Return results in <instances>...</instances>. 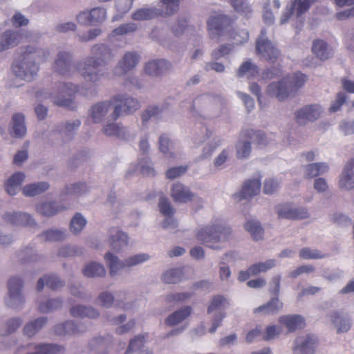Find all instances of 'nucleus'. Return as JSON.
Here are the masks:
<instances>
[{
  "mask_svg": "<svg viewBox=\"0 0 354 354\" xmlns=\"http://www.w3.org/2000/svg\"><path fill=\"white\" fill-rule=\"evenodd\" d=\"M140 59V56L136 53L128 52L127 53L122 59L119 62L115 73L118 75H122L129 71H131L138 64Z\"/></svg>",
  "mask_w": 354,
  "mask_h": 354,
  "instance_id": "f3484780",
  "label": "nucleus"
},
{
  "mask_svg": "<svg viewBox=\"0 0 354 354\" xmlns=\"http://www.w3.org/2000/svg\"><path fill=\"white\" fill-rule=\"evenodd\" d=\"M279 322L288 329V333H292L296 330L301 329L305 326L304 319L299 315L281 316L279 318Z\"/></svg>",
  "mask_w": 354,
  "mask_h": 354,
  "instance_id": "a211bd4d",
  "label": "nucleus"
},
{
  "mask_svg": "<svg viewBox=\"0 0 354 354\" xmlns=\"http://www.w3.org/2000/svg\"><path fill=\"white\" fill-rule=\"evenodd\" d=\"M231 234V230L222 223H214L201 228L196 234L197 239L212 249H220L216 243L227 241Z\"/></svg>",
  "mask_w": 354,
  "mask_h": 354,
  "instance_id": "20e7f679",
  "label": "nucleus"
},
{
  "mask_svg": "<svg viewBox=\"0 0 354 354\" xmlns=\"http://www.w3.org/2000/svg\"><path fill=\"white\" fill-rule=\"evenodd\" d=\"M86 223V221L81 214L77 213L71 219L70 223L71 231L73 234H77L82 231Z\"/></svg>",
  "mask_w": 354,
  "mask_h": 354,
  "instance_id": "09e8293b",
  "label": "nucleus"
},
{
  "mask_svg": "<svg viewBox=\"0 0 354 354\" xmlns=\"http://www.w3.org/2000/svg\"><path fill=\"white\" fill-rule=\"evenodd\" d=\"M63 207L57 206L54 202L42 203L37 205V211L41 215L46 216H52L62 211Z\"/></svg>",
  "mask_w": 354,
  "mask_h": 354,
  "instance_id": "4c0bfd02",
  "label": "nucleus"
},
{
  "mask_svg": "<svg viewBox=\"0 0 354 354\" xmlns=\"http://www.w3.org/2000/svg\"><path fill=\"white\" fill-rule=\"evenodd\" d=\"M95 57L87 59L83 64H80L78 70L86 82H95L100 79L99 67L109 59L112 54L109 47L104 44L95 45L92 48Z\"/></svg>",
  "mask_w": 354,
  "mask_h": 354,
  "instance_id": "f03ea898",
  "label": "nucleus"
},
{
  "mask_svg": "<svg viewBox=\"0 0 354 354\" xmlns=\"http://www.w3.org/2000/svg\"><path fill=\"white\" fill-rule=\"evenodd\" d=\"M106 10L102 8H95L89 12H81L77 16L78 23L86 25H92L102 22L106 19Z\"/></svg>",
  "mask_w": 354,
  "mask_h": 354,
  "instance_id": "4468645a",
  "label": "nucleus"
},
{
  "mask_svg": "<svg viewBox=\"0 0 354 354\" xmlns=\"http://www.w3.org/2000/svg\"><path fill=\"white\" fill-rule=\"evenodd\" d=\"M82 331L83 330L79 328L78 326L72 321L57 324L55 327V333L58 335H73Z\"/></svg>",
  "mask_w": 354,
  "mask_h": 354,
  "instance_id": "2f4dec72",
  "label": "nucleus"
},
{
  "mask_svg": "<svg viewBox=\"0 0 354 354\" xmlns=\"http://www.w3.org/2000/svg\"><path fill=\"white\" fill-rule=\"evenodd\" d=\"M307 78L301 73H295L292 75L284 77L277 82L270 84L267 88V93L274 97L279 101L286 100L290 95L302 87Z\"/></svg>",
  "mask_w": 354,
  "mask_h": 354,
  "instance_id": "7ed1b4c3",
  "label": "nucleus"
},
{
  "mask_svg": "<svg viewBox=\"0 0 354 354\" xmlns=\"http://www.w3.org/2000/svg\"><path fill=\"white\" fill-rule=\"evenodd\" d=\"M87 191V187L85 183H75L66 188V193L72 195H81Z\"/></svg>",
  "mask_w": 354,
  "mask_h": 354,
  "instance_id": "052dcab7",
  "label": "nucleus"
},
{
  "mask_svg": "<svg viewBox=\"0 0 354 354\" xmlns=\"http://www.w3.org/2000/svg\"><path fill=\"white\" fill-rule=\"evenodd\" d=\"M233 19L225 15L218 14L212 16L207 21L209 35L212 39L219 37L223 30L231 26Z\"/></svg>",
  "mask_w": 354,
  "mask_h": 354,
  "instance_id": "6e6552de",
  "label": "nucleus"
},
{
  "mask_svg": "<svg viewBox=\"0 0 354 354\" xmlns=\"http://www.w3.org/2000/svg\"><path fill=\"white\" fill-rule=\"evenodd\" d=\"M35 349V352L27 354H62L64 351L63 347L53 344L38 345Z\"/></svg>",
  "mask_w": 354,
  "mask_h": 354,
  "instance_id": "37998d69",
  "label": "nucleus"
},
{
  "mask_svg": "<svg viewBox=\"0 0 354 354\" xmlns=\"http://www.w3.org/2000/svg\"><path fill=\"white\" fill-rule=\"evenodd\" d=\"M47 319L41 317L35 319L29 324H27L24 329V334L28 337L33 336L39 329H41L46 323Z\"/></svg>",
  "mask_w": 354,
  "mask_h": 354,
  "instance_id": "a18cd8bd",
  "label": "nucleus"
},
{
  "mask_svg": "<svg viewBox=\"0 0 354 354\" xmlns=\"http://www.w3.org/2000/svg\"><path fill=\"white\" fill-rule=\"evenodd\" d=\"M158 207H159V209H160V212L165 216L170 217L175 212V210L172 207V206L171 205V203L165 197H161L160 198L159 203H158Z\"/></svg>",
  "mask_w": 354,
  "mask_h": 354,
  "instance_id": "6e6d98bb",
  "label": "nucleus"
},
{
  "mask_svg": "<svg viewBox=\"0 0 354 354\" xmlns=\"http://www.w3.org/2000/svg\"><path fill=\"white\" fill-rule=\"evenodd\" d=\"M317 1V0H291L290 8L281 16V24L286 23L294 13L297 17H301Z\"/></svg>",
  "mask_w": 354,
  "mask_h": 354,
  "instance_id": "1a4fd4ad",
  "label": "nucleus"
},
{
  "mask_svg": "<svg viewBox=\"0 0 354 354\" xmlns=\"http://www.w3.org/2000/svg\"><path fill=\"white\" fill-rule=\"evenodd\" d=\"M260 190L261 179H249L244 183L241 192L233 195V198L235 201L239 202L259 194Z\"/></svg>",
  "mask_w": 354,
  "mask_h": 354,
  "instance_id": "ddd939ff",
  "label": "nucleus"
},
{
  "mask_svg": "<svg viewBox=\"0 0 354 354\" xmlns=\"http://www.w3.org/2000/svg\"><path fill=\"white\" fill-rule=\"evenodd\" d=\"M12 68L16 76L26 81H30L39 71L35 62L14 64Z\"/></svg>",
  "mask_w": 354,
  "mask_h": 354,
  "instance_id": "dca6fc26",
  "label": "nucleus"
},
{
  "mask_svg": "<svg viewBox=\"0 0 354 354\" xmlns=\"http://www.w3.org/2000/svg\"><path fill=\"white\" fill-rule=\"evenodd\" d=\"M282 332V328L277 325H270L266 328L262 338L265 341H270L277 337Z\"/></svg>",
  "mask_w": 354,
  "mask_h": 354,
  "instance_id": "3c124183",
  "label": "nucleus"
},
{
  "mask_svg": "<svg viewBox=\"0 0 354 354\" xmlns=\"http://www.w3.org/2000/svg\"><path fill=\"white\" fill-rule=\"evenodd\" d=\"M137 30V25L135 23L124 24L112 31L113 36L124 35L135 32Z\"/></svg>",
  "mask_w": 354,
  "mask_h": 354,
  "instance_id": "603ef678",
  "label": "nucleus"
},
{
  "mask_svg": "<svg viewBox=\"0 0 354 354\" xmlns=\"http://www.w3.org/2000/svg\"><path fill=\"white\" fill-rule=\"evenodd\" d=\"M315 270V268L311 265H304L298 267L295 270L289 273V277L296 278L303 273H310Z\"/></svg>",
  "mask_w": 354,
  "mask_h": 354,
  "instance_id": "0e129e2a",
  "label": "nucleus"
},
{
  "mask_svg": "<svg viewBox=\"0 0 354 354\" xmlns=\"http://www.w3.org/2000/svg\"><path fill=\"white\" fill-rule=\"evenodd\" d=\"M276 265V262L274 259H269L266 262H259L250 266V271L252 274L257 275L260 272H265L267 270L272 268Z\"/></svg>",
  "mask_w": 354,
  "mask_h": 354,
  "instance_id": "49530a36",
  "label": "nucleus"
},
{
  "mask_svg": "<svg viewBox=\"0 0 354 354\" xmlns=\"http://www.w3.org/2000/svg\"><path fill=\"white\" fill-rule=\"evenodd\" d=\"M24 179L25 174L22 172H16L12 174L5 185L7 193L11 196L15 195Z\"/></svg>",
  "mask_w": 354,
  "mask_h": 354,
  "instance_id": "a878e982",
  "label": "nucleus"
},
{
  "mask_svg": "<svg viewBox=\"0 0 354 354\" xmlns=\"http://www.w3.org/2000/svg\"><path fill=\"white\" fill-rule=\"evenodd\" d=\"M4 221L10 224L18 225H30L35 224L34 221L31 216L25 213H6L3 215Z\"/></svg>",
  "mask_w": 354,
  "mask_h": 354,
  "instance_id": "4be33fe9",
  "label": "nucleus"
},
{
  "mask_svg": "<svg viewBox=\"0 0 354 354\" xmlns=\"http://www.w3.org/2000/svg\"><path fill=\"white\" fill-rule=\"evenodd\" d=\"M183 274L181 268L171 269L162 274V280L165 283H177L181 281Z\"/></svg>",
  "mask_w": 354,
  "mask_h": 354,
  "instance_id": "c03bdc74",
  "label": "nucleus"
},
{
  "mask_svg": "<svg viewBox=\"0 0 354 354\" xmlns=\"http://www.w3.org/2000/svg\"><path fill=\"white\" fill-rule=\"evenodd\" d=\"M346 100V95L339 92L337 94L335 100L333 102L331 106L329 109L330 112L334 113L339 111L341 106L345 103Z\"/></svg>",
  "mask_w": 354,
  "mask_h": 354,
  "instance_id": "e2e57ef3",
  "label": "nucleus"
},
{
  "mask_svg": "<svg viewBox=\"0 0 354 354\" xmlns=\"http://www.w3.org/2000/svg\"><path fill=\"white\" fill-rule=\"evenodd\" d=\"M171 68V64L165 59L150 61L145 65V73L151 76H158Z\"/></svg>",
  "mask_w": 354,
  "mask_h": 354,
  "instance_id": "aec40b11",
  "label": "nucleus"
},
{
  "mask_svg": "<svg viewBox=\"0 0 354 354\" xmlns=\"http://www.w3.org/2000/svg\"><path fill=\"white\" fill-rule=\"evenodd\" d=\"M354 158L350 160L345 165L339 179V185L341 189L350 190L354 189Z\"/></svg>",
  "mask_w": 354,
  "mask_h": 354,
  "instance_id": "6ab92c4d",
  "label": "nucleus"
},
{
  "mask_svg": "<svg viewBox=\"0 0 354 354\" xmlns=\"http://www.w3.org/2000/svg\"><path fill=\"white\" fill-rule=\"evenodd\" d=\"M225 303V299L223 296H214L207 308V313L210 314L215 310H221L224 306Z\"/></svg>",
  "mask_w": 354,
  "mask_h": 354,
  "instance_id": "bf43d9fd",
  "label": "nucleus"
},
{
  "mask_svg": "<svg viewBox=\"0 0 354 354\" xmlns=\"http://www.w3.org/2000/svg\"><path fill=\"white\" fill-rule=\"evenodd\" d=\"M322 112V109L318 104L307 105L296 111L295 120L299 124H305L317 120Z\"/></svg>",
  "mask_w": 354,
  "mask_h": 354,
  "instance_id": "9b49d317",
  "label": "nucleus"
},
{
  "mask_svg": "<svg viewBox=\"0 0 354 354\" xmlns=\"http://www.w3.org/2000/svg\"><path fill=\"white\" fill-rule=\"evenodd\" d=\"M259 73V67L250 60H247L239 66L236 75L239 77L246 75L248 78H253L257 77Z\"/></svg>",
  "mask_w": 354,
  "mask_h": 354,
  "instance_id": "c85d7f7f",
  "label": "nucleus"
},
{
  "mask_svg": "<svg viewBox=\"0 0 354 354\" xmlns=\"http://www.w3.org/2000/svg\"><path fill=\"white\" fill-rule=\"evenodd\" d=\"M171 196L176 203H187L192 200L194 194L185 185L178 183L173 185Z\"/></svg>",
  "mask_w": 354,
  "mask_h": 354,
  "instance_id": "412c9836",
  "label": "nucleus"
},
{
  "mask_svg": "<svg viewBox=\"0 0 354 354\" xmlns=\"http://www.w3.org/2000/svg\"><path fill=\"white\" fill-rule=\"evenodd\" d=\"M283 308V303L277 297L272 298L267 304L254 310V313H263L264 315L277 314Z\"/></svg>",
  "mask_w": 354,
  "mask_h": 354,
  "instance_id": "b1692460",
  "label": "nucleus"
},
{
  "mask_svg": "<svg viewBox=\"0 0 354 354\" xmlns=\"http://www.w3.org/2000/svg\"><path fill=\"white\" fill-rule=\"evenodd\" d=\"M243 138H248L250 141H239L236 145V156L238 158H247L251 151V142L259 146L267 145L265 135L260 131L248 130L241 133Z\"/></svg>",
  "mask_w": 354,
  "mask_h": 354,
  "instance_id": "39448f33",
  "label": "nucleus"
},
{
  "mask_svg": "<svg viewBox=\"0 0 354 354\" xmlns=\"http://www.w3.org/2000/svg\"><path fill=\"white\" fill-rule=\"evenodd\" d=\"M59 94L62 97L68 96V98H59L58 97L55 103L59 106L66 107L68 109H74L75 104L73 99L72 98L74 94L77 91V86L72 84L62 83L59 86Z\"/></svg>",
  "mask_w": 354,
  "mask_h": 354,
  "instance_id": "f8f14e48",
  "label": "nucleus"
},
{
  "mask_svg": "<svg viewBox=\"0 0 354 354\" xmlns=\"http://www.w3.org/2000/svg\"><path fill=\"white\" fill-rule=\"evenodd\" d=\"M330 319L337 328L338 333H345L350 330L351 324L348 318L343 316L339 312L334 311L330 315Z\"/></svg>",
  "mask_w": 354,
  "mask_h": 354,
  "instance_id": "393cba45",
  "label": "nucleus"
},
{
  "mask_svg": "<svg viewBox=\"0 0 354 354\" xmlns=\"http://www.w3.org/2000/svg\"><path fill=\"white\" fill-rule=\"evenodd\" d=\"M105 261L110 269V274L115 275L118 270L124 268L136 266L149 259L147 254H139L133 255L126 260L125 263L119 261L118 258L111 252H107L104 257Z\"/></svg>",
  "mask_w": 354,
  "mask_h": 354,
  "instance_id": "423d86ee",
  "label": "nucleus"
},
{
  "mask_svg": "<svg viewBox=\"0 0 354 354\" xmlns=\"http://www.w3.org/2000/svg\"><path fill=\"white\" fill-rule=\"evenodd\" d=\"M54 71L61 75H66L71 68V55L66 52H60L55 62Z\"/></svg>",
  "mask_w": 354,
  "mask_h": 354,
  "instance_id": "5701e85b",
  "label": "nucleus"
},
{
  "mask_svg": "<svg viewBox=\"0 0 354 354\" xmlns=\"http://www.w3.org/2000/svg\"><path fill=\"white\" fill-rule=\"evenodd\" d=\"M160 17L158 15V8H140L136 10L131 16L134 20L142 21Z\"/></svg>",
  "mask_w": 354,
  "mask_h": 354,
  "instance_id": "c9c22d12",
  "label": "nucleus"
},
{
  "mask_svg": "<svg viewBox=\"0 0 354 354\" xmlns=\"http://www.w3.org/2000/svg\"><path fill=\"white\" fill-rule=\"evenodd\" d=\"M328 170V166L326 163L317 162L310 164L306 167V176L308 178L316 177L323 174Z\"/></svg>",
  "mask_w": 354,
  "mask_h": 354,
  "instance_id": "79ce46f5",
  "label": "nucleus"
},
{
  "mask_svg": "<svg viewBox=\"0 0 354 354\" xmlns=\"http://www.w3.org/2000/svg\"><path fill=\"white\" fill-rule=\"evenodd\" d=\"M279 218L304 219L308 213L304 208H292L289 204L279 205L276 207Z\"/></svg>",
  "mask_w": 354,
  "mask_h": 354,
  "instance_id": "2eb2a0df",
  "label": "nucleus"
},
{
  "mask_svg": "<svg viewBox=\"0 0 354 354\" xmlns=\"http://www.w3.org/2000/svg\"><path fill=\"white\" fill-rule=\"evenodd\" d=\"M299 257L303 259H317L324 258L326 255L317 250L304 248L299 251Z\"/></svg>",
  "mask_w": 354,
  "mask_h": 354,
  "instance_id": "8fccbe9b",
  "label": "nucleus"
},
{
  "mask_svg": "<svg viewBox=\"0 0 354 354\" xmlns=\"http://www.w3.org/2000/svg\"><path fill=\"white\" fill-rule=\"evenodd\" d=\"M103 132L106 136H117L120 138H123L126 134L124 127L113 123L106 124L103 129Z\"/></svg>",
  "mask_w": 354,
  "mask_h": 354,
  "instance_id": "de8ad7c7",
  "label": "nucleus"
},
{
  "mask_svg": "<svg viewBox=\"0 0 354 354\" xmlns=\"http://www.w3.org/2000/svg\"><path fill=\"white\" fill-rule=\"evenodd\" d=\"M128 244L127 235L121 232L118 231L115 235H112L110 238V245L113 250L119 252L123 247Z\"/></svg>",
  "mask_w": 354,
  "mask_h": 354,
  "instance_id": "58836bf2",
  "label": "nucleus"
},
{
  "mask_svg": "<svg viewBox=\"0 0 354 354\" xmlns=\"http://www.w3.org/2000/svg\"><path fill=\"white\" fill-rule=\"evenodd\" d=\"M111 105H114V111L111 117V120H116L124 114H131L138 110L140 105L138 100L131 97H125L118 95L111 99L109 102H102L94 105L91 110V116L93 122H100L106 114Z\"/></svg>",
  "mask_w": 354,
  "mask_h": 354,
  "instance_id": "f257e3e1",
  "label": "nucleus"
},
{
  "mask_svg": "<svg viewBox=\"0 0 354 354\" xmlns=\"http://www.w3.org/2000/svg\"><path fill=\"white\" fill-rule=\"evenodd\" d=\"M187 169V167L183 166L171 167L166 171V177L168 179H174L184 174Z\"/></svg>",
  "mask_w": 354,
  "mask_h": 354,
  "instance_id": "680f3d73",
  "label": "nucleus"
},
{
  "mask_svg": "<svg viewBox=\"0 0 354 354\" xmlns=\"http://www.w3.org/2000/svg\"><path fill=\"white\" fill-rule=\"evenodd\" d=\"M317 344V339L313 335L299 336L295 339L293 354H313Z\"/></svg>",
  "mask_w": 354,
  "mask_h": 354,
  "instance_id": "9d476101",
  "label": "nucleus"
},
{
  "mask_svg": "<svg viewBox=\"0 0 354 354\" xmlns=\"http://www.w3.org/2000/svg\"><path fill=\"white\" fill-rule=\"evenodd\" d=\"M8 294L11 299H16L19 302H24V298L21 293L23 281L21 279L12 277L8 281Z\"/></svg>",
  "mask_w": 354,
  "mask_h": 354,
  "instance_id": "bb28decb",
  "label": "nucleus"
},
{
  "mask_svg": "<svg viewBox=\"0 0 354 354\" xmlns=\"http://www.w3.org/2000/svg\"><path fill=\"white\" fill-rule=\"evenodd\" d=\"M145 342V337L144 335H138L132 339L129 344L128 348L124 354H131L132 352L139 351L143 347Z\"/></svg>",
  "mask_w": 354,
  "mask_h": 354,
  "instance_id": "864d4df0",
  "label": "nucleus"
},
{
  "mask_svg": "<svg viewBox=\"0 0 354 354\" xmlns=\"http://www.w3.org/2000/svg\"><path fill=\"white\" fill-rule=\"evenodd\" d=\"M312 50L321 60H326L330 56L327 43L321 39H317L313 42Z\"/></svg>",
  "mask_w": 354,
  "mask_h": 354,
  "instance_id": "473e14b6",
  "label": "nucleus"
},
{
  "mask_svg": "<svg viewBox=\"0 0 354 354\" xmlns=\"http://www.w3.org/2000/svg\"><path fill=\"white\" fill-rule=\"evenodd\" d=\"M229 3L236 12L244 17H251L252 9L247 0H229Z\"/></svg>",
  "mask_w": 354,
  "mask_h": 354,
  "instance_id": "f704fd0d",
  "label": "nucleus"
},
{
  "mask_svg": "<svg viewBox=\"0 0 354 354\" xmlns=\"http://www.w3.org/2000/svg\"><path fill=\"white\" fill-rule=\"evenodd\" d=\"M282 73L281 67H272L263 71L262 77L264 79L271 80L279 77Z\"/></svg>",
  "mask_w": 354,
  "mask_h": 354,
  "instance_id": "774afa93",
  "label": "nucleus"
},
{
  "mask_svg": "<svg viewBox=\"0 0 354 354\" xmlns=\"http://www.w3.org/2000/svg\"><path fill=\"white\" fill-rule=\"evenodd\" d=\"M62 301L58 299H49L46 303L41 304L39 310L41 313H48L54 309H57L62 306Z\"/></svg>",
  "mask_w": 354,
  "mask_h": 354,
  "instance_id": "4d7b16f0",
  "label": "nucleus"
},
{
  "mask_svg": "<svg viewBox=\"0 0 354 354\" xmlns=\"http://www.w3.org/2000/svg\"><path fill=\"white\" fill-rule=\"evenodd\" d=\"M192 313V308L190 306H185L183 308L175 311L170 315L165 320V323L169 326H174L185 319L190 315Z\"/></svg>",
  "mask_w": 354,
  "mask_h": 354,
  "instance_id": "c756f323",
  "label": "nucleus"
},
{
  "mask_svg": "<svg viewBox=\"0 0 354 354\" xmlns=\"http://www.w3.org/2000/svg\"><path fill=\"white\" fill-rule=\"evenodd\" d=\"M12 24L15 27L19 28L28 25L29 21L21 13L16 12L11 19Z\"/></svg>",
  "mask_w": 354,
  "mask_h": 354,
  "instance_id": "69168bd1",
  "label": "nucleus"
},
{
  "mask_svg": "<svg viewBox=\"0 0 354 354\" xmlns=\"http://www.w3.org/2000/svg\"><path fill=\"white\" fill-rule=\"evenodd\" d=\"M26 133L24 116L21 113H16L12 116V136L21 138Z\"/></svg>",
  "mask_w": 354,
  "mask_h": 354,
  "instance_id": "7c9ffc66",
  "label": "nucleus"
},
{
  "mask_svg": "<svg viewBox=\"0 0 354 354\" xmlns=\"http://www.w3.org/2000/svg\"><path fill=\"white\" fill-rule=\"evenodd\" d=\"M45 283L50 289L53 290H57L64 286L63 281L55 275H48L38 280L37 285V290H42Z\"/></svg>",
  "mask_w": 354,
  "mask_h": 354,
  "instance_id": "cd10ccee",
  "label": "nucleus"
},
{
  "mask_svg": "<svg viewBox=\"0 0 354 354\" xmlns=\"http://www.w3.org/2000/svg\"><path fill=\"white\" fill-rule=\"evenodd\" d=\"M70 311L71 315L75 317L95 318L99 316V313L94 308L83 306H74Z\"/></svg>",
  "mask_w": 354,
  "mask_h": 354,
  "instance_id": "72a5a7b5",
  "label": "nucleus"
},
{
  "mask_svg": "<svg viewBox=\"0 0 354 354\" xmlns=\"http://www.w3.org/2000/svg\"><path fill=\"white\" fill-rule=\"evenodd\" d=\"M250 90L253 94L257 96V100L261 109H263L268 103H270L269 100L261 95V88L257 83H252L250 86Z\"/></svg>",
  "mask_w": 354,
  "mask_h": 354,
  "instance_id": "13d9d810",
  "label": "nucleus"
},
{
  "mask_svg": "<svg viewBox=\"0 0 354 354\" xmlns=\"http://www.w3.org/2000/svg\"><path fill=\"white\" fill-rule=\"evenodd\" d=\"M245 228L254 240L258 241L263 238L264 232L259 221L249 220L245 223Z\"/></svg>",
  "mask_w": 354,
  "mask_h": 354,
  "instance_id": "a19ab883",
  "label": "nucleus"
},
{
  "mask_svg": "<svg viewBox=\"0 0 354 354\" xmlns=\"http://www.w3.org/2000/svg\"><path fill=\"white\" fill-rule=\"evenodd\" d=\"M65 236L66 234L63 231L58 230H49L41 234L44 240L48 241H62L64 239Z\"/></svg>",
  "mask_w": 354,
  "mask_h": 354,
  "instance_id": "5fc2aeb1",
  "label": "nucleus"
},
{
  "mask_svg": "<svg viewBox=\"0 0 354 354\" xmlns=\"http://www.w3.org/2000/svg\"><path fill=\"white\" fill-rule=\"evenodd\" d=\"M82 272L84 275L88 277H103L106 273L104 267L95 262L86 265Z\"/></svg>",
  "mask_w": 354,
  "mask_h": 354,
  "instance_id": "ea45409f",
  "label": "nucleus"
},
{
  "mask_svg": "<svg viewBox=\"0 0 354 354\" xmlns=\"http://www.w3.org/2000/svg\"><path fill=\"white\" fill-rule=\"evenodd\" d=\"M266 35V29H262L256 41L257 54L261 55L267 61L274 63L278 59L280 52L270 41L265 38Z\"/></svg>",
  "mask_w": 354,
  "mask_h": 354,
  "instance_id": "0eeeda50",
  "label": "nucleus"
},
{
  "mask_svg": "<svg viewBox=\"0 0 354 354\" xmlns=\"http://www.w3.org/2000/svg\"><path fill=\"white\" fill-rule=\"evenodd\" d=\"M235 41L234 44L241 45L247 42L249 39V32L245 30H241L236 32L233 36Z\"/></svg>",
  "mask_w": 354,
  "mask_h": 354,
  "instance_id": "338daca9",
  "label": "nucleus"
},
{
  "mask_svg": "<svg viewBox=\"0 0 354 354\" xmlns=\"http://www.w3.org/2000/svg\"><path fill=\"white\" fill-rule=\"evenodd\" d=\"M49 188L48 183L41 182L37 183L29 184L24 187L22 191L26 196H35L40 194Z\"/></svg>",
  "mask_w": 354,
  "mask_h": 354,
  "instance_id": "e433bc0d",
  "label": "nucleus"
}]
</instances>
